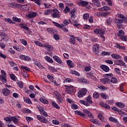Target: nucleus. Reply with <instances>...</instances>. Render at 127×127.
I'll return each instance as SVG.
<instances>
[{"instance_id":"nucleus-1","label":"nucleus","mask_w":127,"mask_h":127,"mask_svg":"<svg viewBox=\"0 0 127 127\" xmlns=\"http://www.w3.org/2000/svg\"><path fill=\"white\" fill-rule=\"evenodd\" d=\"M83 113L81 112V111H75L74 114L75 115H77V116H80V117L84 118V119H86V116H88V117H89L90 119H93L94 118L93 114H92L90 111L87 110H83Z\"/></svg>"},{"instance_id":"nucleus-2","label":"nucleus","mask_w":127,"mask_h":127,"mask_svg":"<svg viewBox=\"0 0 127 127\" xmlns=\"http://www.w3.org/2000/svg\"><path fill=\"white\" fill-rule=\"evenodd\" d=\"M105 78H102L100 80V82L103 84H108L110 83V78L113 77L112 73L106 74L104 75Z\"/></svg>"},{"instance_id":"nucleus-3","label":"nucleus","mask_w":127,"mask_h":127,"mask_svg":"<svg viewBox=\"0 0 127 127\" xmlns=\"http://www.w3.org/2000/svg\"><path fill=\"white\" fill-rule=\"evenodd\" d=\"M94 33H96V34H100V37L103 39V41H105V36H104V34H105V31L102 29H96L94 30Z\"/></svg>"},{"instance_id":"nucleus-4","label":"nucleus","mask_w":127,"mask_h":127,"mask_svg":"<svg viewBox=\"0 0 127 127\" xmlns=\"http://www.w3.org/2000/svg\"><path fill=\"white\" fill-rule=\"evenodd\" d=\"M53 13L51 14V16L53 18H59L60 17V12L57 9H53Z\"/></svg>"},{"instance_id":"nucleus-5","label":"nucleus","mask_w":127,"mask_h":127,"mask_svg":"<svg viewBox=\"0 0 127 127\" xmlns=\"http://www.w3.org/2000/svg\"><path fill=\"white\" fill-rule=\"evenodd\" d=\"M86 94H87V89L84 88L78 91L77 96L78 98H82L84 97V96H85Z\"/></svg>"},{"instance_id":"nucleus-6","label":"nucleus","mask_w":127,"mask_h":127,"mask_svg":"<svg viewBox=\"0 0 127 127\" xmlns=\"http://www.w3.org/2000/svg\"><path fill=\"white\" fill-rule=\"evenodd\" d=\"M1 75H0V80L3 83H6V72L3 70H1Z\"/></svg>"},{"instance_id":"nucleus-7","label":"nucleus","mask_w":127,"mask_h":127,"mask_svg":"<svg viewBox=\"0 0 127 127\" xmlns=\"http://www.w3.org/2000/svg\"><path fill=\"white\" fill-rule=\"evenodd\" d=\"M64 87H65V93H67V94H72V93L74 92V86H68L67 85H65Z\"/></svg>"},{"instance_id":"nucleus-8","label":"nucleus","mask_w":127,"mask_h":127,"mask_svg":"<svg viewBox=\"0 0 127 127\" xmlns=\"http://www.w3.org/2000/svg\"><path fill=\"white\" fill-rule=\"evenodd\" d=\"M37 118L38 121H40V122H41V123H43L44 124H47L48 123L47 119L42 116L37 115Z\"/></svg>"},{"instance_id":"nucleus-9","label":"nucleus","mask_w":127,"mask_h":127,"mask_svg":"<svg viewBox=\"0 0 127 127\" xmlns=\"http://www.w3.org/2000/svg\"><path fill=\"white\" fill-rule=\"evenodd\" d=\"M99 49H100V46L99 45V44H96L93 45L92 50L94 54H99V52L98 51H99Z\"/></svg>"},{"instance_id":"nucleus-10","label":"nucleus","mask_w":127,"mask_h":127,"mask_svg":"<svg viewBox=\"0 0 127 127\" xmlns=\"http://www.w3.org/2000/svg\"><path fill=\"white\" fill-rule=\"evenodd\" d=\"M115 63L117 65H119V66H123V68H127V65L124 61L119 60L115 62Z\"/></svg>"},{"instance_id":"nucleus-11","label":"nucleus","mask_w":127,"mask_h":127,"mask_svg":"<svg viewBox=\"0 0 127 127\" xmlns=\"http://www.w3.org/2000/svg\"><path fill=\"white\" fill-rule=\"evenodd\" d=\"M69 42L70 44L75 45V44H76V37L73 35H69Z\"/></svg>"},{"instance_id":"nucleus-12","label":"nucleus","mask_w":127,"mask_h":127,"mask_svg":"<svg viewBox=\"0 0 127 127\" xmlns=\"http://www.w3.org/2000/svg\"><path fill=\"white\" fill-rule=\"evenodd\" d=\"M2 94H3L4 96L7 97V96H9L10 91L8 88H3L2 90Z\"/></svg>"},{"instance_id":"nucleus-13","label":"nucleus","mask_w":127,"mask_h":127,"mask_svg":"<svg viewBox=\"0 0 127 127\" xmlns=\"http://www.w3.org/2000/svg\"><path fill=\"white\" fill-rule=\"evenodd\" d=\"M127 20V18H122V19H116L114 21L115 23H118V24H121L123 23Z\"/></svg>"},{"instance_id":"nucleus-14","label":"nucleus","mask_w":127,"mask_h":127,"mask_svg":"<svg viewBox=\"0 0 127 127\" xmlns=\"http://www.w3.org/2000/svg\"><path fill=\"white\" fill-rule=\"evenodd\" d=\"M19 58L21 59V60H24V61H30V60H31L30 57L25 55H20L19 56Z\"/></svg>"},{"instance_id":"nucleus-15","label":"nucleus","mask_w":127,"mask_h":127,"mask_svg":"<svg viewBox=\"0 0 127 127\" xmlns=\"http://www.w3.org/2000/svg\"><path fill=\"white\" fill-rule=\"evenodd\" d=\"M38 15V13L35 12H32L29 14L27 15L28 18H33Z\"/></svg>"},{"instance_id":"nucleus-16","label":"nucleus","mask_w":127,"mask_h":127,"mask_svg":"<svg viewBox=\"0 0 127 127\" xmlns=\"http://www.w3.org/2000/svg\"><path fill=\"white\" fill-rule=\"evenodd\" d=\"M39 111L42 116H43L44 117H48V114H47V113L45 112L42 108H39Z\"/></svg>"},{"instance_id":"nucleus-17","label":"nucleus","mask_w":127,"mask_h":127,"mask_svg":"<svg viewBox=\"0 0 127 127\" xmlns=\"http://www.w3.org/2000/svg\"><path fill=\"white\" fill-rule=\"evenodd\" d=\"M53 59L57 62V63H59V64H62V60L57 56H54L53 57Z\"/></svg>"},{"instance_id":"nucleus-18","label":"nucleus","mask_w":127,"mask_h":127,"mask_svg":"<svg viewBox=\"0 0 127 127\" xmlns=\"http://www.w3.org/2000/svg\"><path fill=\"white\" fill-rule=\"evenodd\" d=\"M108 10H111V8L108 6H104V7L99 8V11H107Z\"/></svg>"},{"instance_id":"nucleus-19","label":"nucleus","mask_w":127,"mask_h":127,"mask_svg":"<svg viewBox=\"0 0 127 127\" xmlns=\"http://www.w3.org/2000/svg\"><path fill=\"white\" fill-rule=\"evenodd\" d=\"M115 105L117 106L118 108H120V109H124L125 107H126V105L125 104L122 103V102H115Z\"/></svg>"},{"instance_id":"nucleus-20","label":"nucleus","mask_w":127,"mask_h":127,"mask_svg":"<svg viewBox=\"0 0 127 127\" xmlns=\"http://www.w3.org/2000/svg\"><path fill=\"white\" fill-rule=\"evenodd\" d=\"M13 49H15V50H16V51H18V52H22L23 50H24V47H16L15 46H13Z\"/></svg>"},{"instance_id":"nucleus-21","label":"nucleus","mask_w":127,"mask_h":127,"mask_svg":"<svg viewBox=\"0 0 127 127\" xmlns=\"http://www.w3.org/2000/svg\"><path fill=\"white\" fill-rule=\"evenodd\" d=\"M100 105L101 107L106 109V110H110V109H111V107H110V106L108 105L106 103H104V102H100Z\"/></svg>"},{"instance_id":"nucleus-22","label":"nucleus","mask_w":127,"mask_h":127,"mask_svg":"<svg viewBox=\"0 0 127 127\" xmlns=\"http://www.w3.org/2000/svg\"><path fill=\"white\" fill-rule=\"evenodd\" d=\"M88 4H89V2L87 1H81L78 3L79 6H86V5H88Z\"/></svg>"},{"instance_id":"nucleus-23","label":"nucleus","mask_w":127,"mask_h":127,"mask_svg":"<svg viewBox=\"0 0 127 127\" xmlns=\"http://www.w3.org/2000/svg\"><path fill=\"white\" fill-rule=\"evenodd\" d=\"M111 57L113 58V59H115L116 60H118V59H121L122 58V56L119 54H112Z\"/></svg>"},{"instance_id":"nucleus-24","label":"nucleus","mask_w":127,"mask_h":127,"mask_svg":"<svg viewBox=\"0 0 127 127\" xmlns=\"http://www.w3.org/2000/svg\"><path fill=\"white\" fill-rule=\"evenodd\" d=\"M100 68L105 72H109V71H110V68L106 65H101Z\"/></svg>"},{"instance_id":"nucleus-25","label":"nucleus","mask_w":127,"mask_h":127,"mask_svg":"<svg viewBox=\"0 0 127 127\" xmlns=\"http://www.w3.org/2000/svg\"><path fill=\"white\" fill-rule=\"evenodd\" d=\"M44 47H45L46 49H47L48 51H52V50L54 49L53 46L48 44L45 45Z\"/></svg>"},{"instance_id":"nucleus-26","label":"nucleus","mask_w":127,"mask_h":127,"mask_svg":"<svg viewBox=\"0 0 127 127\" xmlns=\"http://www.w3.org/2000/svg\"><path fill=\"white\" fill-rule=\"evenodd\" d=\"M87 77L89 79H91V80H95V76H94V73L92 72L87 73Z\"/></svg>"},{"instance_id":"nucleus-27","label":"nucleus","mask_w":127,"mask_h":127,"mask_svg":"<svg viewBox=\"0 0 127 127\" xmlns=\"http://www.w3.org/2000/svg\"><path fill=\"white\" fill-rule=\"evenodd\" d=\"M92 3L96 5L97 7H100L101 6V4L99 1V0H92Z\"/></svg>"},{"instance_id":"nucleus-28","label":"nucleus","mask_w":127,"mask_h":127,"mask_svg":"<svg viewBox=\"0 0 127 127\" xmlns=\"http://www.w3.org/2000/svg\"><path fill=\"white\" fill-rule=\"evenodd\" d=\"M66 63L69 68H73V67L74 66V63H73V62H72L71 60H67L66 61Z\"/></svg>"},{"instance_id":"nucleus-29","label":"nucleus","mask_w":127,"mask_h":127,"mask_svg":"<svg viewBox=\"0 0 127 127\" xmlns=\"http://www.w3.org/2000/svg\"><path fill=\"white\" fill-rule=\"evenodd\" d=\"M116 47L121 50H126V46H123L122 45L119 44V43L116 44Z\"/></svg>"},{"instance_id":"nucleus-30","label":"nucleus","mask_w":127,"mask_h":127,"mask_svg":"<svg viewBox=\"0 0 127 127\" xmlns=\"http://www.w3.org/2000/svg\"><path fill=\"white\" fill-rule=\"evenodd\" d=\"M19 26L21 28H22V29H25V30H27V31H28V30H29V28H28V27H27V26L26 25H24L22 23H20L19 25Z\"/></svg>"},{"instance_id":"nucleus-31","label":"nucleus","mask_w":127,"mask_h":127,"mask_svg":"<svg viewBox=\"0 0 127 127\" xmlns=\"http://www.w3.org/2000/svg\"><path fill=\"white\" fill-rule=\"evenodd\" d=\"M44 59H45V60L49 63L52 64L54 62V61H53V60H52L50 57L48 56L45 57Z\"/></svg>"},{"instance_id":"nucleus-32","label":"nucleus","mask_w":127,"mask_h":127,"mask_svg":"<svg viewBox=\"0 0 127 127\" xmlns=\"http://www.w3.org/2000/svg\"><path fill=\"white\" fill-rule=\"evenodd\" d=\"M8 6L9 7H12V8H14V7H17L18 5L15 3H9L8 4Z\"/></svg>"},{"instance_id":"nucleus-33","label":"nucleus","mask_w":127,"mask_h":127,"mask_svg":"<svg viewBox=\"0 0 127 127\" xmlns=\"http://www.w3.org/2000/svg\"><path fill=\"white\" fill-rule=\"evenodd\" d=\"M52 13V10L50 9H47L45 10L44 14L45 15H49V14H51Z\"/></svg>"},{"instance_id":"nucleus-34","label":"nucleus","mask_w":127,"mask_h":127,"mask_svg":"<svg viewBox=\"0 0 127 127\" xmlns=\"http://www.w3.org/2000/svg\"><path fill=\"white\" fill-rule=\"evenodd\" d=\"M34 43L35 44H36V45H38V46H40V47H44V45H45L44 44L42 43H40L38 41H34Z\"/></svg>"},{"instance_id":"nucleus-35","label":"nucleus","mask_w":127,"mask_h":127,"mask_svg":"<svg viewBox=\"0 0 127 127\" xmlns=\"http://www.w3.org/2000/svg\"><path fill=\"white\" fill-rule=\"evenodd\" d=\"M11 120L12 122L15 124V125H18V120L16 118L14 117H11Z\"/></svg>"},{"instance_id":"nucleus-36","label":"nucleus","mask_w":127,"mask_h":127,"mask_svg":"<svg viewBox=\"0 0 127 127\" xmlns=\"http://www.w3.org/2000/svg\"><path fill=\"white\" fill-rule=\"evenodd\" d=\"M79 103L80 104H82V105H84V106H86V107H89V106H90L89 102H88L87 101H85L84 100H80Z\"/></svg>"},{"instance_id":"nucleus-37","label":"nucleus","mask_w":127,"mask_h":127,"mask_svg":"<svg viewBox=\"0 0 127 127\" xmlns=\"http://www.w3.org/2000/svg\"><path fill=\"white\" fill-rule=\"evenodd\" d=\"M52 106L54 107V108H56V109H57L58 110H59V109H60V107H59L58 104H57V103H56L55 101H52Z\"/></svg>"},{"instance_id":"nucleus-38","label":"nucleus","mask_w":127,"mask_h":127,"mask_svg":"<svg viewBox=\"0 0 127 127\" xmlns=\"http://www.w3.org/2000/svg\"><path fill=\"white\" fill-rule=\"evenodd\" d=\"M24 101L27 104H28L29 105H30L32 104V102H31V100L29 99V98H24Z\"/></svg>"},{"instance_id":"nucleus-39","label":"nucleus","mask_w":127,"mask_h":127,"mask_svg":"<svg viewBox=\"0 0 127 127\" xmlns=\"http://www.w3.org/2000/svg\"><path fill=\"white\" fill-rule=\"evenodd\" d=\"M109 120L110 121V122H112L113 123H118L117 119L115 118H113V117H109Z\"/></svg>"},{"instance_id":"nucleus-40","label":"nucleus","mask_w":127,"mask_h":127,"mask_svg":"<svg viewBox=\"0 0 127 127\" xmlns=\"http://www.w3.org/2000/svg\"><path fill=\"white\" fill-rule=\"evenodd\" d=\"M3 20L6 22H8V23H14V22L12 21V20H11L9 18H4Z\"/></svg>"},{"instance_id":"nucleus-41","label":"nucleus","mask_w":127,"mask_h":127,"mask_svg":"<svg viewBox=\"0 0 127 127\" xmlns=\"http://www.w3.org/2000/svg\"><path fill=\"white\" fill-rule=\"evenodd\" d=\"M106 22L108 25H111L113 22V19H112L111 18H108L106 20Z\"/></svg>"},{"instance_id":"nucleus-42","label":"nucleus","mask_w":127,"mask_h":127,"mask_svg":"<svg viewBox=\"0 0 127 127\" xmlns=\"http://www.w3.org/2000/svg\"><path fill=\"white\" fill-rule=\"evenodd\" d=\"M70 74L75 75V76H80V73L75 70H71L70 72Z\"/></svg>"},{"instance_id":"nucleus-43","label":"nucleus","mask_w":127,"mask_h":127,"mask_svg":"<svg viewBox=\"0 0 127 127\" xmlns=\"http://www.w3.org/2000/svg\"><path fill=\"white\" fill-rule=\"evenodd\" d=\"M10 77L11 79V80H12L13 81H16V80H17V78L16 77V76H15V75L13 74H10Z\"/></svg>"},{"instance_id":"nucleus-44","label":"nucleus","mask_w":127,"mask_h":127,"mask_svg":"<svg viewBox=\"0 0 127 127\" xmlns=\"http://www.w3.org/2000/svg\"><path fill=\"white\" fill-rule=\"evenodd\" d=\"M98 118L99 120L101 121V122H104V117L103 116V113H100L98 115Z\"/></svg>"},{"instance_id":"nucleus-45","label":"nucleus","mask_w":127,"mask_h":127,"mask_svg":"<svg viewBox=\"0 0 127 127\" xmlns=\"http://www.w3.org/2000/svg\"><path fill=\"white\" fill-rule=\"evenodd\" d=\"M86 101L89 103V104H93V101H92V97L89 95L87 98H86Z\"/></svg>"},{"instance_id":"nucleus-46","label":"nucleus","mask_w":127,"mask_h":127,"mask_svg":"<svg viewBox=\"0 0 127 127\" xmlns=\"http://www.w3.org/2000/svg\"><path fill=\"white\" fill-rule=\"evenodd\" d=\"M12 20H13V21H16V22H21V19L16 17H13L12 18Z\"/></svg>"},{"instance_id":"nucleus-47","label":"nucleus","mask_w":127,"mask_h":127,"mask_svg":"<svg viewBox=\"0 0 127 127\" xmlns=\"http://www.w3.org/2000/svg\"><path fill=\"white\" fill-rule=\"evenodd\" d=\"M16 83L19 88H23V83L21 81H17Z\"/></svg>"},{"instance_id":"nucleus-48","label":"nucleus","mask_w":127,"mask_h":127,"mask_svg":"<svg viewBox=\"0 0 127 127\" xmlns=\"http://www.w3.org/2000/svg\"><path fill=\"white\" fill-rule=\"evenodd\" d=\"M57 102L59 105L62 104V103H63V98H62V97L57 98Z\"/></svg>"},{"instance_id":"nucleus-49","label":"nucleus","mask_w":127,"mask_h":127,"mask_svg":"<svg viewBox=\"0 0 127 127\" xmlns=\"http://www.w3.org/2000/svg\"><path fill=\"white\" fill-rule=\"evenodd\" d=\"M75 9H72L71 11H70V16L71 17V18H75Z\"/></svg>"},{"instance_id":"nucleus-50","label":"nucleus","mask_w":127,"mask_h":127,"mask_svg":"<svg viewBox=\"0 0 127 127\" xmlns=\"http://www.w3.org/2000/svg\"><path fill=\"white\" fill-rule=\"evenodd\" d=\"M100 96H101V97L105 99V100H107V99L109 98V96H108V95H107L106 94L104 93H101L100 94Z\"/></svg>"},{"instance_id":"nucleus-51","label":"nucleus","mask_w":127,"mask_h":127,"mask_svg":"<svg viewBox=\"0 0 127 127\" xmlns=\"http://www.w3.org/2000/svg\"><path fill=\"white\" fill-rule=\"evenodd\" d=\"M39 100L40 102H41V103H43V104H48V101L43 98H41Z\"/></svg>"},{"instance_id":"nucleus-52","label":"nucleus","mask_w":127,"mask_h":127,"mask_svg":"<svg viewBox=\"0 0 127 127\" xmlns=\"http://www.w3.org/2000/svg\"><path fill=\"white\" fill-rule=\"evenodd\" d=\"M21 68L22 69V70H25L26 71H30V68L28 67V66H24V65H21Z\"/></svg>"},{"instance_id":"nucleus-53","label":"nucleus","mask_w":127,"mask_h":127,"mask_svg":"<svg viewBox=\"0 0 127 127\" xmlns=\"http://www.w3.org/2000/svg\"><path fill=\"white\" fill-rule=\"evenodd\" d=\"M70 11V8L67 6H66L65 7L64 9V13L67 14Z\"/></svg>"},{"instance_id":"nucleus-54","label":"nucleus","mask_w":127,"mask_h":127,"mask_svg":"<svg viewBox=\"0 0 127 127\" xmlns=\"http://www.w3.org/2000/svg\"><path fill=\"white\" fill-rule=\"evenodd\" d=\"M123 35H125V32L123 30L119 31L118 33V36L121 37V36H123Z\"/></svg>"},{"instance_id":"nucleus-55","label":"nucleus","mask_w":127,"mask_h":127,"mask_svg":"<svg viewBox=\"0 0 127 127\" xmlns=\"http://www.w3.org/2000/svg\"><path fill=\"white\" fill-rule=\"evenodd\" d=\"M93 97L94 99H99V97H100V95H99V93L97 92H94L93 94Z\"/></svg>"},{"instance_id":"nucleus-56","label":"nucleus","mask_w":127,"mask_h":127,"mask_svg":"<svg viewBox=\"0 0 127 127\" xmlns=\"http://www.w3.org/2000/svg\"><path fill=\"white\" fill-rule=\"evenodd\" d=\"M111 83H113V84H116L118 83V79H117V78L113 77L111 78Z\"/></svg>"},{"instance_id":"nucleus-57","label":"nucleus","mask_w":127,"mask_h":127,"mask_svg":"<svg viewBox=\"0 0 127 127\" xmlns=\"http://www.w3.org/2000/svg\"><path fill=\"white\" fill-rule=\"evenodd\" d=\"M114 70H115V73H116V74L117 75L121 76V70H120V68H115Z\"/></svg>"},{"instance_id":"nucleus-58","label":"nucleus","mask_w":127,"mask_h":127,"mask_svg":"<svg viewBox=\"0 0 127 127\" xmlns=\"http://www.w3.org/2000/svg\"><path fill=\"white\" fill-rule=\"evenodd\" d=\"M47 78L51 81V82H54V77L52 75L48 74L47 75Z\"/></svg>"},{"instance_id":"nucleus-59","label":"nucleus","mask_w":127,"mask_h":127,"mask_svg":"<svg viewBox=\"0 0 127 127\" xmlns=\"http://www.w3.org/2000/svg\"><path fill=\"white\" fill-rule=\"evenodd\" d=\"M52 123L53 125H55V126H58V125H60V122H59V121H58L57 120H53Z\"/></svg>"},{"instance_id":"nucleus-60","label":"nucleus","mask_w":127,"mask_h":127,"mask_svg":"<svg viewBox=\"0 0 127 127\" xmlns=\"http://www.w3.org/2000/svg\"><path fill=\"white\" fill-rule=\"evenodd\" d=\"M20 42L23 44L24 45V46H27V41L24 39H21Z\"/></svg>"},{"instance_id":"nucleus-61","label":"nucleus","mask_w":127,"mask_h":127,"mask_svg":"<svg viewBox=\"0 0 127 127\" xmlns=\"http://www.w3.org/2000/svg\"><path fill=\"white\" fill-rule=\"evenodd\" d=\"M70 82H72V79L70 78H66L64 81V84H67V83H70Z\"/></svg>"},{"instance_id":"nucleus-62","label":"nucleus","mask_w":127,"mask_h":127,"mask_svg":"<svg viewBox=\"0 0 127 127\" xmlns=\"http://www.w3.org/2000/svg\"><path fill=\"white\" fill-rule=\"evenodd\" d=\"M71 23L74 25V26H79L80 24L77 22V21L72 20Z\"/></svg>"},{"instance_id":"nucleus-63","label":"nucleus","mask_w":127,"mask_h":127,"mask_svg":"<svg viewBox=\"0 0 127 127\" xmlns=\"http://www.w3.org/2000/svg\"><path fill=\"white\" fill-rule=\"evenodd\" d=\"M22 75L23 77H24L25 78H27L28 77V74H27V72H25V70H23V72H22Z\"/></svg>"},{"instance_id":"nucleus-64","label":"nucleus","mask_w":127,"mask_h":127,"mask_svg":"<svg viewBox=\"0 0 127 127\" xmlns=\"http://www.w3.org/2000/svg\"><path fill=\"white\" fill-rule=\"evenodd\" d=\"M120 38L121 40H123V41H127V37L125 35H124L123 36H122Z\"/></svg>"}]
</instances>
